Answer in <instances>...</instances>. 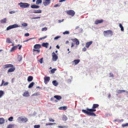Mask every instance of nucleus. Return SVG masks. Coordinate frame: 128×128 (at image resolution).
I'll list each match as a JSON object with an SVG mask.
<instances>
[{
    "label": "nucleus",
    "instance_id": "f257e3e1",
    "mask_svg": "<svg viewBox=\"0 0 128 128\" xmlns=\"http://www.w3.org/2000/svg\"><path fill=\"white\" fill-rule=\"evenodd\" d=\"M96 111V109L93 108L89 109L87 108L86 110H82V112H83L86 114L88 116H96V115L93 112Z\"/></svg>",
    "mask_w": 128,
    "mask_h": 128
},
{
    "label": "nucleus",
    "instance_id": "f03ea898",
    "mask_svg": "<svg viewBox=\"0 0 128 128\" xmlns=\"http://www.w3.org/2000/svg\"><path fill=\"white\" fill-rule=\"evenodd\" d=\"M103 34L106 37H108L109 36L111 37L113 35V32L110 30L104 31L103 32Z\"/></svg>",
    "mask_w": 128,
    "mask_h": 128
},
{
    "label": "nucleus",
    "instance_id": "7ed1b4c3",
    "mask_svg": "<svg viewBox=\"0 0 128 128\" xmlns=\"http://www.w3.org/2000/svg\"><path fill=\"white\" fill-rule=\"evenodd\" d=\"M20 7L22 8H28L30 6V4L27 3L20 2L18 4Z\"/></svg>",
    "mask_w": 128,
    "mask_h": 128
},
{
    "label": "nucleus",
    "instance_id": "20e7f679",
    "mask_svg": "<svg viewBox=\"0 0 128 128\" xmlns=\"http://www.w3.org/2000/svg\"><path fill=\"white\" fill-rule=\"evenodd\" d=\"M20 26H18V24H15L12 25H10L8 26L6 28V30H10L14 28H16L18 27H20Z\"/></svg>",
    "mask_w": 128,
    "mask_h": 128
},
{
    "label": "nucleus",
    "instance_id": "39448f33",
    "mask_svg": "<svg viewBox=\"0 0 128 128\" xmlns=\"http://www.w3.org/2000/svg\"><path fill=\"white\" fill-rule=\"evenodd\" d=\"M52 60L53 61H56L58 59V57L57 55L54 52L52 53Z\"/></svg>",
    "mask_w": 128,
    "mask_h": 128
},
{
    "label": "nucleus",
    "instance_id": "423d86ee",
    "mask_svg": "<svg viewBox=\"0 0 128 128\" xmlns=\"http://www.w3.org/2000/svg\"><path fill=\"white\" fill-rule=\"evenodd\" d=\"M67 13L68 14L71 15L72 16H73L75 14V12L73 10H68L67 12Z\"/></svg>",
    "mask_w": 128,
    "mask_h": 128
},
{
    "label": "nucleus",
    "instance_id": "0eeeda50",
    "mask_svg": "<svg viewBox=\"0 0 128 128\" xmlns=\"http://www.w3.org/2000/svg\"><path fill=\"white\" fill-rule=\"evenodd\" d=\"M50 80V78L49 76H45L44 78V82L46 84H47Z\"/></svg>",
    "mask_w": 128,
    "mask_h": 128
},
{
    "label": "nucleus",
    "instance_id": "6e6552de",
    "mask_svg": "<svg viewBox=\"0 0 128 128\" xmlns=\"http://www.w3.org/2000/svg\"><path fill=\"white\" fill-rule=\"evenodd\" d=\"M33 52H34L33 53V54L35 55L36 54H39L40 52V49H33Z\"/></svg>",
    "mask_w": 128,
    "mask_h": 128
},
{
    "label": "nucleus",
    "instance_id": "1a4fd4ad",
    "mask_svg": "<svg viewBox=\"0 0 128 128\" xmlns=\"http://www.w3.org/2000/svg\"><path fill=\"white\" fill-rule=\"evenodd\" d=\"M51 0H44V2H43L44 5L46 6L48 5L50 3V1Z\"/></svg>",
    "mask_w": 128,
    "mask_h": 128
},
{
    "label": "nucleus",
    "instance_id": "9d476101",
    "mask_svg": "<svg viewBox=\"0 0 128 128\" xmlns=\"http://www.w3.org/2000/svg\"><path fill=\"white\" fill-rule=\"evenodd\" d=\"M72 40L75 43V44L76 45H78L79 44V42L77 39L75 38L74 39H72Z\"/></svg>",
    "mask_w": 128,
    "mask_h": 128
},
{
    "label": "nucleus",
    "instance_id": "9b49d317",
    "mask_svg": "<svg viewBox=\"0 0 128 128\" xmlns=\"http://www.w3.org/2000/svg\"><path fill=\"white\" fill-rule=\"evenodd\" d=\"M103 21L104 20L102 19L100 20H96L95 21L94 24H98L102 23Z\"/></svg>",
    "mask_w": 128,
    "mask_h": 128
},
{
    "label": "nucleus",
    "instance_id": "f8f14e48",
    "mask_svg": "<svg viewBox=\"0 0 128 128\" xmlns=\"http://www.w3.org/2000/svg\"><path fill=\"white\" fill-rule=\"evenodd\" d=\"M80 60L79 59L75 60L72 61V64L74 65L77 64L80 62Z\"/></svg>",
    "mask_w": 128,
    "mask_h": 128
},
{
    "label": "nucleus",
    "instance_id": "ddd939ff",
    "mask_svg": "<svg viewBox=\"0 0 128 128\" xmlns=\"http://www.w3.org/2000/svg\"><path fill=\"white\" fill-rule=\"evenodd\" d=\"M41 47V45L40 44H35L34 46V49H39Z\"/></svg>",
    "mask_w": 128,
    "mask_h": 128
},
{
    "label": "nucleus",
    "instance_id": "4468645a",
    "mask_svg": "<svg viewBox=\"0 0 128 128\" xmlns=\"http://www.w3.org/2000/svg\"><path fill=\"white\" fill-rule=\"evenodd\" d=\"M14 66V65L13 64H6L4 66V68H7L10 67L12 68Z\"/></svg>",
    "mask_w": 128,
    "mask_h": 128
},
{
    "label": "nucleus",
    "instance_id": "2eb2a0df",
    "mask_svg": "<svg viewBox=\"0 0 128 128\" xmlns=\"http://www.w3.org/2000/svg\"><path fill=\"white\" fill-rule=\"evenodd\" d=\"M92 41L87 42L86 45V47L87 48H88L92 44Z\"/></svg>",
    "mask_w": 128,
    "mask_h": 128
},
{
    "label": "nucleus",
    "instance_id": "dca6fc26",
    "mask_svg": "<svg viewBox=\"0 0 128 128\" xmlns=\"http://www.w3.org/2000/svg\"><path fill=\"white\" fill-rule=\"evenodd\" d=\"M49 44L48 43H43L42 44V46L43 47H46V48H47Z\"/></svg>",
    "mask_w": 128,
    "mask_h": 128
},
{
    "label": "nucleus",
    "instance_id": "f3484780",
    "mask_svg": "<svg viewBox=\"0 0 128 128\" xmlns=\"http://www.w3.org/2000/svg\"><path fill=\"white\" fill-rule=\"evenodd\" d=\"M39 7V6L35 4H34L31 6V8H38Z\"/></svg>",
    "mask_w": 128,
    "mask_h": 128
},
{
    "label": "nucleus",
    "instance_id": "a211bd4d",
    "mask_svg": "<svg viewBox=\"0 0 128 128\" xmlns=\"http://www.w3.org/2000/svg\"><path fill=\"white\" fill-rule=\"evenodd\" d=\"M23 96L25 97H28L29 96V92L28 91H26L23 94Z\"/></svg>",
    "mask_w": 128,
    "mask_h": 128
},
{
    "label": "nucleus",
    "instance_id": "6ab92c4d",
    "mask_svg": "<svg viewBox=\"0 0 128 128\" xmlns=\"http://www.w3.org/2000/svg\"><path fill=\"white\" fill-rule=\"evenodd\" d=\"M18 119H21V121L22 122H26L28 120V119L26 118H21L20 117H19Z\"/></svg>",
    "mask_w": 128,
    "mask_h": 128
},
{
    "label": "nucleus",
    "instance_id": "aec40b11",
    "mask_svg": "<svg viewBox=\"0 0 128 128\" xmlns=\"http://www.w3.org/2000/svg\"><path fill=\"white\" fill-rule=\"evenodd\" d=\"M54 97L58 100H61L62 98V97L59 95H55L54 96Z\"/></svg>",
    "mask_w": 128,
    "mask_h": 128
},
{
    "label": "nucleus",
    "instance_id": "412c9836",
    "mask_svg": "<svg viewBox=\"0 0 128 128\" xmlns=\"http://www.w3.org/2000/svg\"><path fill=\"white\" fill-rule=\"evenodd\" d=\"M15 68L12 67L9 68L8 70V72H12L14 71L15 70Z\"/></svg>",
    "mask_w": 128,
    "mask_h": 128
},
{
    "label": "nucleus",
    "instance_id": "4be33fe9",
    "mask_svg": "<svg viewBox=\"0 0 128 128\" xmlns=\"http://www.w3.org/2000/svg\"><path fill=\"white\" fill-rule=\"evenodd\" d=\"M125 92V90H117L116 91V92L118 94H121L122 92Z\"/></svg>",
    "mask_w": 128,
    "mask_h": 128
},
{
    "label": "nucleus",
    "instance_id": "5701e85b",
    "mask_svg": "<svg viewBox=\"0 0 128 128\" xmlns=\"http://www.w3.org/2000/svg\"><path fill=\"white\" fill-rule=\"evenodd\" d=\"M5 120L2 118H0V124H2L5 122Z\"/></svg>",
    "mask_w": 128,
    "mask_h": 128
},
{
    "label": "nucleus",
    "instance_id": "b1692460",
    "mask_svg": "<svg viewBox=\"0 0 128 128\" xmlns=\"http://www.w3.org/2000/svg\"><path fill=\"white\" fill-rule=\"evenodd\" d=\"M33 79V77L32 76H29L27 80L28 82L32 81Z\"/></svg>",
    "mask_w": 128,
    "mask_h": 128
},
{
    "label": "nucleus",
    "instance_id": "393cba45",
    "mask_svg": "<svg viewBox=\"0 0 128 128\" xmlns=\"http://www.w3.org/2000/svg\"><path fill=\"white\" fill-rule=\"evenodd\" d=\"M7 19L6 18H4L0 20L1 23H6Z\"/></svg>",
    "mask_w": 128,
    "mask_h": 128
},
{
    "label": "nucleus",
    "instance_id": "a878e982",
    "mask_svg": "<svg viewBox=\"0 0 128 128\" xmlns=\"http://www.w3.org/2000/svg\"><path fill=\"white\" fill-rule=\"evenodd\" d=\"M59 109L60 110H65L67 109V107L66 106H63L60 107L59 108Z\"/></svg>",
    "mask_w": 128,
    "mask_h": 128
},
{
    "label": "nucleus",
    "instance_id": "bb28decb",
    "mask_svg": "<svg viewBox=\"0 0 128 128\" xmlns=\"http://www.w3.org/2000/svg\"><path fill=\"white\" fill-rule=\"evenodd\" d=\"M52 83L54 86H56L58 85V83L56 80H54L52 82Z\"/></svg>",
    "mask_w": 128,
    "mask_h": 128
},
{
    "label": "nucleus",
    "instance_id": "cd10ccee",
    "mask_svg": "<svg viewBox=\"0 0 128 128\" xmlns=\"http://www.w3.org/2000/svg\"><path fill=\"white\" fill-rule=\"evenodd\" d=\"M17 48V46H14L11 48L10 51L12 52L16 50Z\"/></svg>",
    "mask_w": 128,
    "mask_h": 128
},
{
    "label": "nucleus",
    "instance_id": "c85d7f7f",
    "mask_svg": "<svg viewBox=\"0 0 128 128\" xmlns=\"http://www.w3.org/2000/svg\"><path fill=\"white\" fill-rule=\"evenodd\" d=\"M4 92L2 90H0V98L2 97L4 95Z\"/></svg>",
    "mask_w": 128,
    "mask_h": 128
},
{
    "label": "nucleus",
    "instance_id": "c756f323",
    "mask_svg": "<svg viewBox=\"0 0 128 128\" xmlns=\"http://www.w3.org/2000/svg\"><path fill=\"white\" fill-rule=\"evenodd\" d=\"M14 124H10L8 125L6 128H14Z\"/></svg>",
    "mask_w": 128,
    "mask_h": 128
},
{
    "label": "nucleus",
    "instance_id": "7c9ffc66",
    "mask_svg": "<svg viewBox=\"0 0 128 128\" xmlns=\"http://www.w3.org/2000/svg\"><path fill=\"white\" fill-rule=\"evenodd\" d=\"M34 82H32L30 83L29 85L28 88H32L34 85Z\"/></svg>",
    "mask_w": 128,
    "mask_h": 128
},
{
    "label": "nucleus",
    "instance_id": "2f4dec72",
    "mask_svg": "<svg viewBox=\"0 0 128 128\" xmlns=\"http://www.w3.org/2000/svg\"><path fill=\"white\" fill-rule=\"evenodd\" d=\"M119 26L121 28V30L122 31H124V28L122 24H121L120 23L119 24Z\"/></svg>",
    "mask_w": 128,
    "mask_h": 128
},
{
    "label": "nucleus",
    "instance_id": "473e14b6",
    "mask_svg": "<svg viewBox=\"0 0 128 128\" xmlns=\"http://www.w3.org/2000/svg\"><path fill=\"white\" fill-rule=\"evenodd\" d=\"M99 106V105L98 104H94L92 107V108H98Z\"/></svg>",
    "mask_w": 128,
    "mask_h": 128
},
{
    "label": "nucleus",
    "instance_id": "72a5a7b5",
    "mask_svg": "<svg viewBox=\"0 0 128 128\" xmlns=\"http://www.w3.org/2000/svg\"><path fill=\"white\" fill-rule=\"evenodd\" d=\"M22 56L20 55H18V60L19 62H20L22 60Z\"/></svg>",
    "mask_w": 128,
    "mask_h": 128
},
{
    "label": "nucleus",
    "instance_id": "f704fd0d",
    "mask_svg": "<svg viewBox=\"0 0 128 128\" xmlns=\"http://www.w3.org/2000/svg\"><path fill=\"white\" fill-rule=\"evenodd\" d=\"M35 13H40L42 12V10H35Z\"/></svg>",
    "mask_w": 128,
    "mask_h": 128
},
{
    "label": "nucleus",
    "instance_id": "c9c22d12",
    "mask_svg": "<svg viewBox=\"0 0 128 128\" xmlns=\"http://www.w3.org/2000/svg\"><path fill=\"white\" fill-rule=\"evenodd\" d=\"M68 118L65 115H64L63 116L62 120H63L66 121L67 120Z\"/></svg>",
    "mask_w": 128,
    "mask_h": 128
},
{
    "label": "nucleus",
    "instance_id": "e433bc0d",
    "mask_svg": "<svg viewBox=\"0 0 128 128\" xmlns=\"http://www.w3.org/2000/svg\"><path fill=\"white\" fill-rule=\"evenodd\" d=\"M56 68H53L50 70V71L52 74H54V72L55 71H56Z\"/></svg>",
    "mask_w": 128,
    "mask_h": 128
},
{
    "label": "nucleus",
    "instance_id": "4c0bfd02",
    "mask_svg": "<svg viewBox=\"0 0 128 128\" xmlns=\"http://www.w3.org/2000/svg\"><path fill=\"white\" fill-rule=\"evenodd\" d=\"M42 2V0H37L36 1V4H38L41 3Z\"/></svg>",
    "mask_w": 128,
    "mask_h": 128
},
{
    "label": "nucleus",
    "instance_id": "58836bf2",
    "mask_svg": "<svg viewBox=\"0 0 128 128\" xmlns=\"http://www.w3.org/2000/svg\"><path fill=\"white\" fill-rule=\"evenodd\" d=\"M70 77L71 78V80L70 79H68L67 80V82L68 83H70L71 82V81L72 80V76H70Z\"/></svg>",
    "mask_w": 128,
    "mask_h": 128
},
{
    "label": "nucleus",
    "instance_id": "ea45409f",
    "mask_svg": "<svg viewBox=\"0 0 128 128\" xmlns=\"http://www.w3.org/2000/svg\"><path fill=\"white\" fill-rule=\"evenodd\" d=\"M35 10L34 9H32L30 10L29 12L30 13H35Z\"/></svg>",
    "mask_w": 128,
    "mask_h": 128
},
{
    "label": "nucleus",
    "instance_id": "a19ab883",
    "mask_svg": "<svg viewBox=\"0 0 128 128\" xmlns=\"http://www.w3.org/2000/svg\"><path fill=\"white\" fill-rule=\"evenodd\" d=\"M6 42L9 44L10 43L12 42L10 39L8 38L6 39Z\"/></svg>",
    "mask_w": 128,
    "mask_h": 128
},
{
    "label": "nucleus",
    "instance_id": "79ce46f5",
    "mask_svg": "<svg viewBox=\"0 0 128 128\" xmlns=\"http://www.w3.org/2000/svg\"><path fill=\"white\" fill-rule=\"evenodd\" d=\"M70 32L69 31H66L64 32L63 33L65 35L66 34H69Z\"/></svg>",
    "mask_w": 128,
    "mask_h": 128
},
{
    "label": "nucleus",
    "instance_id": "37998d69",
    "mask_svg": "<svg viewBox=\"0 0 128 128\" xmlns=\"http://www.w3.org/2000/svg\"><path fill=\"white\" fill-rule=\"evenodd\" d=\"M43 58H42L38 60L40 64H42L43 63Z\"/></svg>",
    "mask_w": 128,
    "mask_h": 128
},
{
    "label": "nucleus",
    "instance_id": "c03bdc74",
    "mask_svg": "<svg viewBox=\"0 0 128 128\" xmlns=\"http://www.w3.org/2000/svg\"><path fill=\"white\" fill-rule=\"evenodd\" d=\"M27 24L26 23H24L22 24V26L24 27H25L27 26Z\"/></svg>",
    "mask_w": 128,
    "mask_h": 128
},
{
    "label": "nucleus",
    "instance_id": "a18cd8bd",
    "mask_svg": "<svg viewBox=\"0 0 128 128\" xmlns=\"http://www.w3.org/2000/svg\"><path fill=\"white\" fill-rule=\"evenodd\" d=\"M127 126H128V123H126V124H124L122 125V126L123 127Z\"/></svg>",
    "mask_w": 128,
    "mask_h": 128
},
{
    "label": "nucleus",
    "instance_id": "49530a36",
    "mask_svg": "<svg viewBox=\"0 0 128 128\" xmlns=\"http://www.w3.org/2000/svg\"><path fill=\"white\" fill-rule=\"evenodd\" d=\"M13 118V117L11 116L8 118V120L10 121H12Z\"/></svg>",
    "mask_w": 128,
    "mask_h": 128
},
{
    "label": "nucleus",
    "instance_id": "de8ad7c7",
    "mask_svg": "<svg viewBox=\"0 0 128 128\" xmlns=\"http://www.w3.org/2000/svg\"><path fill=\"white\" fill-rule=\"evenodd\" d=\"M16 12V11L14 10H12L10 11L9 13L10 14H12L15 13Z\"/></svg>",
    "mask_w": 128,
    "mask_h": 128
},
{
    "label": "nucleus",
    "instance_id": "09e8293b",
    "mask_svg": "<svg viewBox=\"0 0 128 128\" xmlns=\"http://www.w3.org/2000/svg\"><path fill=\"white\" fill-rule=\"evenodd\" d=\"M58 128H66L67 127L66 126H58Z\"/></svg>",
    "mask_w": 128,
    "mask_h": 128
},
{
    "label": "nucleus",
    "instance_id": "8fccbe9b",
    "mask_svg": "<svg viewBox=\"0 0 128 128\" xmlns=\"http://www.w3.org/2000/svg\"><path fill=\"white\" fill-rule=\"evenodd\" d=\"M60 37H61L60 36H57L56 37H55L54 38V40H57L58 38H60Z\"/></svg>",
    "mask_w": 128,
    "mask_h": 128
},
{
    "label": "nucleus",
    "instance_id": "3c124183",
    "mask_svg": "<svg viewBox=\"0 0 128 128\" xmlns=\"http://www.w3.org/2000/svg\"><path fill=\"white\" fill-rule=\"evenodd\" d=\"M40 125H35L34 126V128H40Z\"/></svg>",
    "mask_w": 128,
    "mask_h": 128
},
{
    "label": "nucleus",
    "instance_id": "603ef678",
    "mask_svg": "<svg viewBox=\"0 0 128 128\" xmlns=\"http://www.w3.org/2000/svg\"><path fill=\"white\" fill-rule=\"evenodd\" d=\"M109 74L110 75V76H109L110 77H114V75L113 74L111 73H110Z\"/></svg>",
    "mask_w": 128,
    "mask_h": 128
},
{
    "label": "nucleus",
    "instance_id": "864d4df0",
    "mask_svg": "<svg viewBox=\"0 0 128 128\" xmlns=\"http://www.w3.org/2000/svg\"><path fill=\"white\" fill-rule=\"evenodd\" d=\"M86 50V49L85 47H84L82 48V51L83 52H85Z\"/></svg>",
    "mask_w": 128,
    "mask_h": 128
},
{
    "label": "nucleus",
    "instance_id": "5fc2aeb1",
    "mask_svg": "<svg viewBox=\"0 0 128 128\" xmlns=\"http://www.w3.org/2000/svg\"><path fill=\"white\" fill-rule=\"evenodd\" d=\"M49 89L48 88L44 87V90L46 91H47Z\"/></svg>",
    "mask_w": 128,
    "mask_h": 128
},
{
    "label": "nucleus",
    "instance_id": "6e6d98bb",
    "mask_svg": "<svg viewBox=\"0 0 128 128\" xmlns=\"http://www.w3.org/2000/svg\"><path fill=\"white\" fill-rule=\"evenodd\" d=\"M49 120L50 122H54V120L52 119V118H49Z\"/></svg>",
    "mask_w": 128,
    "mask_h": 128
},
{
    "label": "nucleus",
    "instance_id": "4d7b16f0",
    "mask_svg": "<svg viewBox=\"0 0 128 128\" xmlns=\"http://www.w3.org/2000/svg\"><path fill=\"white\" fill-rule=\"evenodd\" d=\"M47 28L46 27H44V28H42V30L44 31V30H45V31H46L47 30Z\"/></svg>",
    "mask_w": 128,
    "mask_h": 128
},
{
    "label": "nucleus",
    "instance_id": "13d9d810",
    "mask_svg": "<svg viewBox=\"0 0 128 128\" xmlns=\"http://www.w3.org/2000/svg\"><path fill=\"white\" fill-rule=\"evenodd\" d=\"M64 20V19H62V20H58V22L59 23H60L61 22H62Z\"/></svg>",
    "mask_w": 128,
    "mask_h": 128
},
{
    "label": "nucleus",
    "instance_id": "bf43d9fd",
    "mask_svg": "<svg viewBox=\"0 0 128 128\" xmlns=\"http://www.w3.org/2000/svg\"><path fill=\"white\" fill-rule=\"evenodd\" d=\"M40 18V16H38L37 17L33 18H32V19H38V18Z\"/></svg>",
    "mask_w": 128,
    "mask_h": 128
},
{
    "label": "nucleus",
    "instance_id": "052dcab7",
    "mask_svg": "<svg viewBox=\"0 0 128 128\" xmlns=\"http://www.w3.org/2000/svg\"><path fill=\"white\" fill-rule=\"evenodd\" d=\"M8 84V82H6L4 83L3 85L4 86H6Z\"/></svg>",
    "mask_w": 128,
    "mask_h": 128
},
{
    "label": "nucleus",
    "instance_id": "680f3d73",
    "mask_svg": "<svg viewBox=\"0 0 128 128\" xmlns=\"http://www.w3.org/2000/svg\"><path fill=\"white\" fill-rule=\"evenodd\" d=\"M60 6V5H59L58 4H57L55 5L54 6V7H59Z\"/></svg>",
    "mask_w": 128,
    "mask_h": 128
},
{
    "label": "nucleus",
    "instance_id": "e2e57ef3",
    "mask_svg": "<svg viewBox=\"0 0 128 128\" xmlns=\"http://www.w3.org/2000/svg\"><path fill=\"white\" fill-rule=\"evenodd\" d=\"M29 36V34L28 33H26L25 34V36Z\"/></svg>",
    "mask_w": 128,
    "mask_h": 128
},
{
    "label": "nucleus",
    "instance_id": "0e129e2a",
    "mask_svg": "<svg viewBox=\"0 0 128 128\" xmlns=\"http://www.w3.org/2000/svg\"><path fill=\"white\" fill-rule=\"evenodd\" d=\"M53 125V123H48V124H46V126L48 125Z\"/></svg>",
    "mask_w": 128,
    "mask_h": 128
},
{
    "label": "nucleus",
    "instance_id": "69168bd1",
    "mask_svg": "<svg viewBox=\"0 0 128 128\" xmlns=\"http://www.w3.org/2000/svg\"><path fill=\"white\" fill-rule=\"evenodd\" d=\"M30 40V38L24 41L23 42H26Z\"/></svg>",
    "mask_w": 128,
    "mask_h": 128
},
{
    "label": "nucleus",
    "instance_id": "338daca9",
    "mask_svg": "<svg viewBox=\"0 0 128 128\" xmlns=\"http://www.w3.org/2000/svg\"><path fill=\"white\" fill-rule=\"evenodd\" d=\"M4 81L3 80H2V83L1 85H0V86H2L3 84H4Z\"/></svg>",
    "mask_w": 128,
    "mask_h": 128
},
{
    "label": "nucleus",
    "instance_id": "774afa93",
    "mask_svg": "<svg viewBox=\"0 0 128 128\" xmlns=\"http://www.w3.org/2000/svg\"><path fill=\"white\" fill-rule=\"evenodd\" d=\"M54 97H52L51 98H50V100L52 101L54 100Z\"/></svg>",
    "mask_w": 128,
    "mask_h": 128
}]
</instances>
